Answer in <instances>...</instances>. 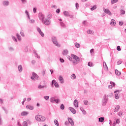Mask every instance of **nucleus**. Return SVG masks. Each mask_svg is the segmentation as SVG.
<instances>
[{"mask_svg": "<svg viewBox=\"0 0 126 126\" xmlns=\"http://www.w3.org/2000/svg\"><path fill=\"white\" fill-rule=\"evenodd\" d=\"M74 105L76 108H77L78 107V101L77 100V99H75L74 100Z\"/></svg>", "mask_w": 126, "mask_h": 126, "instance_id": "13", "label": "nucleus"}, {"mask_svg": "<svg viewBox=\"0 0 126 126\" xmlns=\"http://www.w3.org/2000/svg\"><path fill=\"white\" fill-rule=\"evenodd\" d=\"M38 17L39 20L42 21V22L45 20V15L42 13H39L38 14Z\"/></svg>", "mask_w": 126, "mask_h": 126, "instance_id": "7", "label": "nucleus"}, {"mask_svg": "<svg viewBox=\"0 0 126 126\" xmlns=\"http://www.w3.org/2000/svg\"><path fill=\"white\" fill-rule=\"evenodd\" d=\"M29 114V112L23 111V112L21 113V116H27V115H28Z\"/></svg>", "mask_w": 126, "mask_h": 126, "instance_id": "24", "label": "nucleus"}, {"mask_svg": "<svg viewBox=\"0 0 126 126\" xmlns=\"http://www.w3.org/2000/svg\"><path fill=\"white\" fill-rule=\"evenodd\" d=\"M80 110H81V111H82V112L84 115H85L86 114V111H85L84 109H83V108H80Z\"/></svg>", "mask_w": 126, "mask_h": 126, "instance_id": "38", "label": "nucleus"}, {"mask_svg": "<svg viewBox=\"0 0 126 126\" xmlns=\"http://www.w3.org/2000/svg\"><path fill=\"white\" fill-rule=\"evenodd\" d=\"M60 25L62 27H63V28H65V25L64 24V23L61 22H60Z\"/></svg>", "mask_w": 126, "mask_h": 126, "instance_id": "35", "label": "nucleus"}, {"mask_svg": "<svg viewBox=\"0 0 126 126\" xmlns=\"http://www.w3.org/2000/svg\"><path fill=\"white\" fill-rule=\"evenodd\" d=\"M75 7H76V10H78V7H79V4H78V3H76Z\"/></svg>", "mask_w": 126, "mask_h": 126, "instance_id": "39", "label": "nucleus"}, {"mask_svg": "<svg viewBox=\"0 0 126 126\" xmlns=\"http://www.w3.org/2000/svg\"><path fill=\"white\" fill-rule=\"evenodd\" d=\"M84 105H87V104L88 103V101L86 100H84Z\"/></svg>", "mask_w": 126, "mask_h": 126, "instance_id": "55", "label": "nucleus"}, {"mask_svg": "<svg viewBox=\"0 0 126 126\" xmlns=\"http://www.w3.org/2000/svg\"><path fill=\"white\" fill-rule=\"evenodd\" d=\"M75 46L76 48H80V44L77 42L75 43Z\"/></svg>", "mask_w": 126, "mask_h": 126, "instance_id": "31", "label": "nucleus"}, {"mask_svg": "<svg viewBox=\"0 0 126 126\" xmlns=\"http://www.w3.org/2000/svg\"><path fill=\"white\" fill-rule=\"evenodd\" d=\"M41 118V115H37L35 116V120H36V121H37L38 122H40V119Z\"/></svg>", "mask_w": 126, "mask_h": 126, "instance_id": "21", "label": "nucleus"}, {"mask_svg": "<svg viewBox=\"0 0 126 126\" xmlns=\"http://www.w3.org/2000/svg\"><path fill=\"white\" fill-rule=\"evenodd\" d=\"M115 73L116 75H121V72H119V71L117 69L115 70Z\"/></svg>", "mask_w": 126, "mask_h": 126, "instance_id": "30", "label": "nucleus"}, {"mask_svg": "<svg viewBox=\"0 0 126 126\" xmlns=\"http://www.w3.org/2000/svg\"><path fill=\"white\" fill-rule=\"evenodd\" d=\"M42 23H44V24L45 25H50V24L51 23V21H50V20H48V19H45V20H43V21L42 22Z\"/></svg>", "mask_w": 126, "mask_h": 126, "instance_id": "8", "label": "nucleus"}, {"mask_svg": "<svg viewBox=\"0 0 126 126\" xmlns=\"http://www.w3.org/2000/svg\"><path fill=\"white\" fill-rule=\"evenodd\" d=\"M51 85L52 87H54V85L56 88H59V87H60V85H59V84H58V82L56 81L55 80H52Z\"/></svg>", "mask_w": 126, "mask_h": 126, "instance_id": "5", "label": "nucleus"}, {"mask_svg": "<svg viewBox=\"0 0 126 126\" xmlns=\"http://www.w3.org/2000/svg\"><path fill=\"white\" fill-rule=\"evenodd\" d=\"M16 36H17L18 40H21V37L20 35H19V34L17 33Z\"/></svg>", "mask_w": 126, "mask_h": 126, "instance_id": "44", "label": "nucleus"}, {"mask_svg": "<svg viewBox=\"0 0 126 126\" xmlns=\"http://www.w3.org/2000/svg\"><path fill=\"white\" fill-rule=\"evenodd\" d=\"M33 13H36V12H37V8H33Z\"/></svg>", "mask_w": 126, "mask_h": 126, "instance_id": "56", "label": "nucleus"}, {"mask_svg": "<svg viewBox=\"0 0 126 126\" xmlns=\"http://www.w3.org/2000/svg\"><path fill=\"white\" fill-rule=\"evenodd\" d=\"M120 11H121V14H126V11L123 10V9H120Z\"/></svg>", "mask_w": 126, "mask_h": 126, "instance_id": "36", "label": "nucleus"}, {"mask_svg": "<svg viewBox=\"0 0 126 126\" xmlns=\"http://www.w3.org/2000/svg\"><path fill=\"white\" fill-rule=\"evenodd\" d=\"M93 64L91 62H89L88 63V66H91H91H92Z\"/></svg>", "mask_w": 126, "mask_h": 126, "instance_id": "50", "label": "nucleus"}, {"mask_svg": "<svg viewBox=\"0 0 126 126\" xmlns=\"http://www.w3.org/2000/svg\"><path fill=\"white\" fill-rule=\"evenodd\" d=\"M26 108L29 109V110H34V107L32 105H27L26 106Z\"/></svg>", "mask_w": 126, "mask_h": 126, "instance_id": "17", "label": "nucleus"}, {"mask_svg": "<svg viewBox=\"0 0 126 126\" xmlns=\"http://www.w3.org/2000/svg\"><path fill=\"white\" fill-rule=\"evenodd\" d=\"M52 13H48V14H47V18H48V19H49L50 20V19H52Z\"/></svg>", "mask_w": 126, "mask_h": 126, "instance_id": "20", "label": "nucleus"}, {"mask_svg": "<svg viewBox=\"0 0 126 126\" xmlns=\"http://www.w3.org/2000/svg\"><path fill=\"white\" fill-rule=\"evenodd\" d=\"M60 108L61 110H64V105H63V104H62L61 105Z\"/></svg>", "mask_w": 126, "mask_h": 126, "instance_id": "42", "label": "nucleus"}, {"mask_svg": "<svg viewBox=\"0 0 126 126\" xmlns=\"http://www.w3.org/2000/svg\"><path fill=\"white\" fill-rule=\"evenodd\" d=\"M37 31L38 32V33H40L42 31L41 30V29L40 28L37 27Z\"/></svg>", "mask_w": 126, "mask_h": 126, "instance_id": "51", "label": "nucleus"}, {"mask_svg": "<svg viewBox=\"0 0 126 126\" xmlns=\"http://www.w3.org/2000/svg\"><path fill=\"white\" fill-rule=\"evenodd\" d=\"M87 33H88V34H91L92 35H93L94 34V32H93L91 30H89L87 31Z\"/></svg>", "mask_w": 126, "mask_h": 126, "instance_id": "25", "label": "nucleus"}, {"mask_svg": "<svg viewBox=\"0 0 126 126\" xmlns=\"http://www.w3.org/2000/svg\"><path fill=\"white\" fill-rule=\"evenodd\" d=\"M111 24H112V25H113L114 26H115L116 25V21H115V20L114 19H112L111 20Z\"/></svg>", "mask_w": 126, "mask_h": 126, "instance_id": "26", "label": "nucleus"}, {"mask_svg": "<svg viewBox=\"0 0 126 126\" xmlns=\"http://www.w3.org/2000/svg\"><path fill=\"white\" fill-rule=\"evenodd\" d=\"M47 87V86H42L41 85H39L38 86V88L39 89H44V88H46Z\"/></svg>", "mask_w": 126, "mask_h": 126, "instance_id": "23", "label": "nucleus"}, {"mask_svg": "<svg viewBox=\"0 0 126 126\" xmlns=\"http://www.w3.org/2000/svg\"><path fill=\"white\" fill-rule=\"evenodd\" d=\"M104 117H100L98 118V122L99 123H103V122H104Z\"/></svg>", "mask_w": 126, "mask_h": 126, "instance_id": "22", "label": "nucleus"}, {"mask_svg": "<svg viewBox=\"0 0 126 126\" xmlns=\"http://www.w3.org/2000/svg\"><path fill=\"white\" fill-rule=\"evenodd\" d=\"M120 110V105H117L114 109V113H117V112H119V110Z\"/></svg>", "mask_w": 126, "mask_h": 126, "instance_id": "16", "label": "nucleus"}, {"mask_svg": "<svg viewBox=\"0 0 126 126\" xmlns=\"http://www.w3.org/2000/svg\"><path fill=\"white\" fill-rule=\"evenodd\" d=\"M20 34H21V36H22V37H24V36H25L24 32H23V30L21 31Z\"/></svg>", "mask_w": 126, "mask_h": 126, "instance_id": "47", "label": "nucleus"}, {"mask_svg": "<svg viewBox=\"0 0 126 126\" xmlns=\"http://www.w3.org/2000/svg\"><path fill=\"white\" fill-rule=\"evenodd\" d=\"M69 110H70V111L71 112V113H72V114L76 113V111L75 110V109H74V108L72 107H69Z\"/></svg>", "mask_w": 126, "mask_h": 126, "instance_id": "14", "label": "nucleus"}, {"mask_svg": "<svg viewBox=\"0 0 126 126\" xmlns=\"http://www.w3.org/2000/svg\"><path fill=\"white\" fill-rule=\"evenodd\" d=\"M71 57L73 60H75V61H73V63H79V61H80V59H79V57H78L77 56L72 54Z\"/></svg>", "mask_w": 126, "mask_h": 126, "instance_id": "2", "label": "nucleus"}, {"mask_svg": "<svg viewBox=\"0 0 126 126\" xmlns=\"http://www.w3.org/2000/svg\"><path fill=\"white\" fill-rule=\"evenodd\" d=\"M76 78V76H75V74H73L72 75H71V79H75Z\"/></svg>", "mask_w": 126, "mask_h": 126, "instance_id": "33", "label": "nucleus"}, {"mask_svg": "<svg viewBox=\"0 0 126 126\" xmlns=\"http://www.w3.org/2000/svg\"><path fill=\"white\" fill-rule=\"evenodd\" d=\"M103 11L105 13H107L108 15H112V13H111V11L109 9L104 8Z\"/></svg>", "mask_w": 126, "mask_h": 126, "instance_id": "10", "label": "nucleus"}, {"mask_svg": "<svg viewBox=\"0 0 126 126\" xmlns=\"http://www.w3.org/2000/svg\"><path fill=\"white\" fill-rule=\"evenodd\" d=\"M60 61L61 62V63H64V60H63V58H60Z\"/></svg>", "mask_w": 126, "mask_h": 126, "instance_id": "52", "label": "nucleus"}, {"mask_svg": "<svg viewBox=\"0 0 126 126\" xmlns=\"http://www.w3.org/2000/svg\"><path fill=\"white\" fill-rule=\"evenodd\" d=\"M117 51H121V47L120 46H117Z\"/></svg>", "mask_w": 126, "mask_h": 126, "instance_id": "54", "label": "nucleus"}, {"mask_svg": "<svg viewBox=\"0 0 126 126\" xmlns=\"http://www.w3.org/2000/svg\"><path fill=\"white\" fill-rule=\"evenodd\" d=\"M68 121L69 124H70L71 126H74V123L73 122L72 119L68 118Z\"/></svg>", "mask_w": 126, "mask_h": 126, "instance_id": "11", "label": "nucleus"}, {"mask_svg": "<svg viewBox=\"0 0 126 126\" xmlns=\"http://www.w3.org/2000/svg\"><path fill=\"white\" fill-rule=\"evenodd\" d=\"M32 64H35V63H36V61H35V60H32Z\"/></svg>", "mask_w": 126, "mask_h": 126, "instance_id": "60", "label": "nucleus"}, {"mask_svg": "<svg viewBox=\"0 0 126 126\" xmlns=\"http://www.w3.org/2000/svg\"><path fill=\"white\" fill-rule=\"evenodd\" d=\"M44 99H45V100H49V96H44Z\"/></svg>", "mask_w": 126, "mask_h": 126, "instance_id": "57", "label": "nucleus"}, {"mask_svg": "<svg viewBox=\"0 0 126 126\" xmlns=\"http://www.w3.org/2000/svg\"><path fill=\"white\" fill-rule=\"evenodd\" d=\"M52 41L53 44H54V45H55V46H57V47H60V45H59V43H58V39L56 37L53 36L52 37Z\"/></svg>", "mask_w": 126, "mask_h": 126, "instance_id": "3", "label": "nucleus"}, {"mask_svg": "<svg viewBox=\"0 0 126 126\" xmlns=\"http://www.w3.org/2000/svg\"><path fill=\"white\" fill-rule=\"evenodd\" d=\"M50 101L51 103H57V104L60 103V100L59 99H55V97H51L50 99Z\"/></svg>", "mask_w": 126, "mask_h": 126, "instance_id": "6", "label": "nucleus"}, {"mask_svg": "<svg viewBox=\"0 0 126 126\" xmlns=\"http://www.w3.org/2000/svg\"><path fill=\"white\" fill-rule=\"evenodd\" d=\"M115 123H116V124H120V119H117Z\"/></svg>", "mask_w": 126, "mask_h": 126, "instance_id": "59", "label": "nucleus"}, {"mask_svg": "<svg viewBox=\"0 0 126 126\" xmlns=\"http://www.w3.org/2000/svg\"><path fill=\"white\" fill-rule=\"evenodd\" d=\"M109 88H110V89H112V88H113V86L111 85H109L108 86Z\"/></svg>", "mask_w": 126, "mask_h": 126, "instance_id": "64", "label": "nucleus"}, {"mask_svg": "<svg viewBox=\"0 0 126 126\" xmlns=\"http://www.w3.org/2000/svg\"><path fill=\"white\" fill-rule=\"evenodd\" d=\"M12 38L15 42H17V39L15 36H12Z\"/></svg>", "mask_w": 126, "mask_h": 126, "instance_id": "48", "label": "nucleus"}, {"mask_svg": "<svg viewBox=\"0 0 126 126\" xmlns=\"http://www.w3.org/2000/svg\"><path fill=\"white\" fill-rule=\"evenodd\" d=\"M118 1V0H111V4H114V3H116Z\"/></svg>", "mask_w": 126, "mask_h": 126, "instance_id": "43", "label": "nucleus"}, {"mask_svg": "<svg viewBox=\"0 0 126 126\" xmlns=\"http://www.w3.org/2000/svg\"><path fill=\"white\" fill-rule=\"evenodd\" d=\"M63 14L65 16H69V13L66 11L63 12Z\"/></svg>", "mask_w": 126, "mask_h": 126, "instance_id": "27", "label": "nucleus"}, {"mask_svg": "<svg viewBox=\"0 0 126 126\" xmlns=\"http://www.w3.org/2000/svg\"><path fill=\"white\" fill-rule=\"evenodd\" d=\"M97 8V6L96 5H94L92 8H91V10L93 11L95 10Z\"/></svg>", "mask_w": 126, "mask_h": 126, "instance_id": "34", "label": "nucleus"}, {"mask_svg": "<svg viewBox=\"0 0 126 126\" xmlns=\"http://www.w3.org/2000/svg\"><path fill=\"white\" fill-rule=\"evenodd\" d=\"M103 64L105 70H108V66H107V63L106 62H104Z\"/></svg>", "mask_w": 126, "mask_h": 126, "instance_id": "18", "label": "nucleus"}, {"mask_svg": "<svg viewBox=\"0 0 126 126\" xmlns=\"http://www.w3.org/2000/svg\"><path fill=\"white\" fill-rule=\"evenodd\" d=\"M31 79H32V80L35 81V80H39L40 77H39V76H38V75H37V74H36V73L33 72V73H32V77H31Z\"/></svg>", "mask_w": 126, "mask_h": 126, "instance_id": "4", "label": "nucleus"}, {"mask_svg": "<svg viewBox=\"0 0 126 126\" xmlns=\"http://www.w3.org/2000/svg\"><path fill=\"white\" fill-rule=\"evenodd\" d=\"M23 126H28V123L26 121H24L23 123Z\"/></svg>", "mask_w": 126, "mask_h": 126, "instance_id": "37", "label": "nucleus"}, {"mask_svg": "<svg viewBox=\"0 0 126 126\" xmlns=\"http://www.w3.org/2000/svg\"><path fill=\"white\" fill-rule=\"evenodd\" d=\"M118 92L119 93V92H120V91L117 90V91H115L114 92V93H115V99H119V94H118Z\"/></svg>", "mask_w": 126, "mask_h": 126, "instance_id": "9", "label": "nucleus"}, {"mask_svg": "<svg viewBox=\"0 0 126 126\" xmlns=\"http://www.w3.org/2000/svg\"><path fill=\"white\" fill-rule=\"evenodd\" d=\"M39 33L40 34V35H41V36L42 37H44L45 36L44 32H43L42 31L41 32H39Z\"/></svg>", "mask_w": 126, "mask_h": 126, "instance_id": "46", "label": "nucleus"}, {"mask_svg": "<svg viewBox=\"0 0 126 126\" xmlns=\"http://www.w3.org/2000/svg\"><path fill=\"white\" fill-rule=\"evenodd\" d=\"M108 97H109V95H106V94L103 96L102 100V106H105L107 105V103H108V100H109V98H108Z\"/></svg>", "mask_w": 126, "mask_h": 126, "instance_id": "1", "label": "nucleus"}, {"mask_svg": "<svg viewBox=\"0 0 126 126\" xmlns=\"http://www.w3.org/2000/svg\"><path fill=\"white\" fill-rule=\"evenodd\" d=\"M60 12H61V10L60 9H57L56 10L57 13H60Z\"/></svg>", "mask_w": 126, "mask_h": 126, "instance_id": "61", "label": "nucleus"}, {"mask_svg": "<svg viewBox=\"0 0 126 126\" xmlns=\"http://www.w3.org/2000/svg\"><path fill=\"white\" fill-rule=\"evenodd\" d=\"M25 13L27 14V15L28 16V17L29 18V19H30V16H29V12H28V11H27V10H26L25 11Z\"/></svg>", "mask_w": 126, "mask_h": 126, "instance_id": "41", "label": "nucleus"}, {"mask_svg": "<svg viewBox=\"0 0 126 126\" xmlns=\"http://www.w3.org/2000/svg\"><path fill=\"white\" fill-rule=\"evenodd\" d=\"M68 59L71 62L72 61V58L70 57L69 56H68Z\"/></svg>", "mask_w": 126, "mask_h": 126, "instance_id": "63", "label": "nucleus"}, {"mask_svg": "<svg viewBox=\"0 0 126 126\" xmlns=\"http://www.w3.org/2000/svg\"><path fill=\"white\" fill-rule=\"evenodd\" d=\"M3 111H4L5 114H7L8 112H7V110H6V109H5V108H4V107H2Z\"/></svg>", "mask_w": 126, "mask_h": 126, "instance_id": "49", "label": "nucleus"}, {"mask_svg": "<svg viewBox=\"0 0 126 126\" xmlns=\"http://www.w3.org/2000/svg\"><path fill=\"white\" fill-rule=\"evenodd\" d=\"M118 115L119 117H123V112H119Z\"/></svg>", "mask_w": 126, "mask_h": 126, "instance_id": "53", "label": "nucleus"}, {"mask_svg": "<svg viewBox=\"0 0 126 126\" xmlns=\"http://www.w3.org/2000/svg\"><path fill=\"white\" fill-rule=\"evenodd\" d=\"M18 70H19V71H20V72H21V71H22L23 68H22V66L21 65H20L18 66Z\"/></svg>", "mask_w": 126, "mask_h": 126, "instance_id": "29", "label": "nucleus"}, {"mask_svg": "<svg viewBox=\"0 0 126 126\" xmlns=\"http://www.w3.org/2000/svg\"><path fill=\"white\" fill-rule=\"evenodd\" d=\"M44 121H46V118L40 115V122H44Z\"/></svg>", "mask_w": 126, "mask_h": 126, "instance_id": "19", "label": "nucleus"}, {"mask_svg": "<svg viewBox=\"0 0 126 126\" xmlns=\"http://www.w3.org/2000/svg\"><path fill=\"white\" fill-rule=\"evenodd\" d=\"M68 52V51H67V50H64L63 52V56H65L66 55H67V53Z\"/></svg>", "mask_w": 126, "mask_h": 126, "instance_id": "28", "label": "nucleus"}, {"mask_svg": "<svg viewBox=\"0 0 126 126\" xmlns=\"http://www.w3.org/2000/svg\"><path fill=\"white\" fill-rule=\"evenodd\" d=\"M59 80L60 81V83L62 84H63V83H64V81H63V78L62 76H60L59 78Z\"/></svg>", "mask_w": 126, "mask_h": 126, "instance_id": "12", "label": "nucleus"}, {"mask_svg": "<svg viewBox=\"0 0 126 126\" xmlns=\"http://www.w3.org/2000/svg\"><path fill=\"white\" fill-rule=\"evenodd\" d=\"M9 50L10 51V52L12 51H14V49L12 47H9Z\"/></svg>", "mask_w": 126, "mask_h": 126, "instance_id": "58", "label": "nucleus"}, {"mask_svg": "<svg viewBox=\"0 0 126 126\" xmlns=\"http://www.w3.org/2000/svg\"><path fill=\"white\" fill-rule=\"evenodd\" d=\"M33 53H34V54H35V55H36V56H37V59H39V58H40V57L38 55V54L37 53L36 50H33Z\"/></svg>", "mask_w": 126, "mask_h": 126, "instance_id": "40", "label": "nucleus"}, {"mask_svg": "<svg viewBox=\"0 0 126 126\" xmlns=\"http://www.w3.org/2000/svg\"><path fill=\"white\" fill-rule=\"evenodd\" d=\"M122 63V62L121 61H118L117 62V64L118 65L121 64V63Z\"/></svg>", "mask_w": 126, "mask_h": 126, "instance_id": "62", "label": "nucleus"}, {"mask_svg": "<svg viewBox=\"0 0 126 126\" xmlns=\"http://www.w3.org/2000/svg\"><path fill=\"white\" fill-rule=\"evenodd\" d=\"M110 84L113 86V87H115L116 86V83H114L113 82L110 81Z\"/></svg>", "mask_w": 126, "mask_h": 126, "instance_id": "45", "label": "nucleus"}, {"mask_svg": "<svg viewBox=\"0 0 126 126\" xmlns=\"http://www.w3.org/2000/svg\"><path fill=\"white\" fill-rule=\"evenodd\" d=\"M3 5L4 6H7L9 5V1L6 0V1H3Z\"/></svg>", "mask_w": 126, "mask_h": 126, "instance_id": "15", "label": "nucleus"}, {"mask_svg": "<svg viewBox=\"0 0 126 126\" xmlns=\"http://www.w3.org/2000/svg\"><path fill=\"white\" fill-rule=\"evenodd\" d=\"M54 124L56 126H60V124H59V122H58V120H54Z\"/></svg>", "mask_w": 126, "mask_h": 126, "instance_id": "32", "label": "nucleus"}]
</instances>
